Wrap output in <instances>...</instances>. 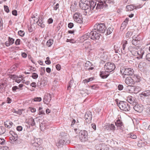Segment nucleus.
Masks as SVG:
<instances>
[{
	"instance_id": "nucleus-1",
	"label": "nucleus",
	"mask_w": 150,
	"mask_h": 150,
	"mask_svg": "<svg viewBox=\"0 0 150 150\" xmlns=\"http://www.w3.org/2000/svg\"><path fill=\"white\" fill-rule=\"evenodd\" d=\"M94 29L98 33H103L106 30L105 24L99 23L96 24L93 27Z\"/></svg>"
},
{
	"instance_id": "nucleus-2",
	"label": "nucleus",
	"mask_w": 150,
	"mask_h": 150,
	"mask_svg": "<svg viewBox=\"0 0 150 150\" xmlns=\"http://www.w3.org/2000/svg\"><path fill=\"white\" fill-rule=\"evenodd\" d=\"M119 107L121 110L125 111H129L130 109V107L129 103L126 102L120 101Z\"/></svg>"
},
{
	"instance_id": "nucleus-3",
	"label": "nucleus",
	"mask_w": 150,
	"mask_h": 150,
	"mask_svg": "<svg viewBox=\"0 0 150 150\" xmlns=\"http://www.w3.org/2000/svg\"><path fill=\"white\" fill-rule=\"evenodd\" d=\"M70 143V141L67 137L63 136L59 138L57 146L58 147H62L64 144H69Z\"/></svg>"
},
{
	"instance_id": "nucleus-4",
	"label": "nucleus",
	"mask_w": 150,
	"mask_h": 150,
	"mask_svg": "<svg viewBox=\"0 0 150 150\" xmlns=\"http://www.w3.org/2000/svg\"><path fill=\"white\" fill-rule=\"evenodd\" d=\"M79 136L80 140L82 142H84L88 140V133L86 130H81L79 132Z\"/></svg>"
},
{
	"instance_id": "nucleus-5",
	"label": "nucleus",
	"mask_w": 150,
	"mask_h": 150,
	"mask_svg": "<svg viewBox=\"0 0 150 150\" xmlns=\"http://www.w3.org/2000/svg\"><path fill=\"white\" fill-rule=\"evenodd\" d=\"M89 34L90 38L94 40H98L100 35V33L97 32L96 30L94 29V28L91 32L89 33Z\"/></svg>"
},
{
	"instance_id": "nucleus-6",
	"label": "nucleus",
	"mask_w": 150,
	"mask_h": 150,
	"mask_svg": "<svg viewBox=\"0 0 150 150\" xmlns=\"http://www.w3.org/2000/svg\"><path fill=\"white\" fill-rule=\"evenodd\" d=\"M115 68V66L112 63L110 62H107L104 65V68L105 70L107 72H111L113 71Z\"/></svg>"
},
{
	"instance_id": "nucleus-7",
	"label": "nucleus",
	"mask_w": 150,
	"mask_h": 150,
	"mask_svg": "<svg viewBox=\"0 0 150 150\" xmlns=\"http://www.w3.org/2000/svg\"><path fill=\"white\" fill-rule=\"evenodd\" d=\"M74 21L77 23H82L83 22V18L79 12H76L73 16Z\"/></svg>"
},
{
	"instance_id": "nucleus-8",
	"label": "nucleus",
	"mask_w": 150,
	"mask_h": 150,
	"mask_svg": "<svg viewBox=\"0 0 150 150\" xmlns=\"http://www.w3.org/2000/svg\"><path fill=\"white\" fill-rule=\"evenodd\" d=\"M40 141V139L39 138L35 140V142L33 144V146H35L36 147L35 150H44Z\"/></svg>"
},
{
	"instance_id": "nucleus-9",
	"label": "nucleus",
	"mask_w": 150,
	"mask_h": 150,
	"mask_svg": "<svg viewBox=\"0 0 150 150\" xmlns=\"http://www.w3.org/2000/svg\"><path fill=\"white\" fill-rule=\"evenodd\" d=\"M98 3L97 4L96 9H101L108 8V5L104 1H98Z\"/></svg>"
},
{
	"instance_id": "nucleus-10",
	"label": "nucleus",
	"mask_w": 150,
	"mask_h": 150,
	"mask_svg": "<svg viewBox=\"0 0 150 150\" xmlns=\"http://www.w3.org/2000/svg\"><path fill=\"white\" fill-rule=\"evenodd\" d=\"M139 49V46H130L128 48V50L134 56H136L137 52Z\"/></svg>"
},
{
	"instance_id": "nucleus-11",
	"label": "nucleus",
	"mask_w": 150,
	"mask_h": 150,
	"mask_svg": "<svg viewBox=\"0 0 150 150\" xmlns=\"http://www.w3.org/2000/svg\"><path fill=\"white\" fill-rule=\"evenodd\" d=\"M133 40L132 41V44L134 46H138V45L140 43L141 38L139 37V35L136 36H134L133 37Z\"/></svg>"
},
{
	"instance_id": "nucleus-12",
	"label": "nucleus",
	"mask_w": 150,
	"mask_h": 150,
	"mask_svg": "<svg viewBox=\"0 0 150 150\" xmlns=\"http://www.w3.org/2000/svg\"><path fill=\"white\" fill-rule=\"evenodd\" d=\"M134 70L130 68H126L124 69L123 74L124 75L131 76L134 73Z\"/></svg>"
},
{
	"instance_id": "nucleus-13",
	"label": "nucleus",
	"mask_w": 150,
	"mask_h": 150,
	"mask_svg": "<svg viewBox=\"0 0 150 150\" xmlns=\"http://www.w3.org/2000/svg\"><path fill=\"white\" fill-rule=\"evenodd\" d=\"M125 82L127 84L129 85V86L130 85H134V81L133 79L130 76L127 77L125 79Z\"/></svg>"
},
{
	"instance_id": "nucleus-14",
	"label": "nucleus",
	"mask_w": 150,
	"mask_h": 150,
	"mask_svg": "<svg viewBox=\"0 0 150 150\" xmlns=\"http://www.w3.org/2000/svg\"><path fill=\"white\" fill-rule=\"evenodd\" d=\"M141 7V5L137 6H134L132 5H127L126 6V11H131L133 10L134 9H137L138 8H139Z\"/></svg>"
},
{
	"instance_id": "nucleus-15",
	"label": "nucleus",
	"mask_w": 150,
	"mask_h": 150,
	"mask_svg": "<svg viewBox=\"0 0 150 150\" xmlns=\"http://www.w3.org/2000/svg\"><path fill=\"white\" fill-rule=\"evenodd\" d=\"M92 115L91 112H88L86 113L85 115V118L87 122H90L92 119Z\"/></svg>"
},
{
	"instance_id": "nucleus-16",
	"label": "nucleus",
	"mask_w": 150,
	"mask_h": 150,
	"mask_svg": "<svg viewBox=\"0 0 150 150\" xmlns=\"http://www.w3.org/2000/svg\"><path fill=\"white\" fill-rule=\"evenodd\" d=\"M130 86V91H131L134 93H137L139 92L140 90V88L139 87L136 86Z\"/></svg>"
},
{
	"instance_id": "nucleus-17",
	"label": "nucleus",
	"mask_w": 150,
	"mask_h": 150,
	"mask_svg": "<svg viewBox=\"0 0 150 150\" xmlns=\"http://www.w3.org/2000/svg\"><path fill=\"white\" fill-rule=\"evenodd\" d=\"M133 108L136 111L139 112H142L143 110V106L141 105H136Z\"/></svg>"
},
{
	"instance_id": "nucleus-18",
	"label": "nucleus",
	"mask_w": 150,
	"mask_h": 150,
	"mask_svg": "<svg viewBox=\"0 0 150 150\" xmlns=\"http://www.w3.org/2000/svg\"><path fill=\"white\" fill-rule=\"evenodd\" d=\"M122 47L121 49L122 53L123 54L126 53L125 49L128 44L127 41V40H123L122 42Z\"/></svg>"
},
{
	"instance_id": "nucleus-19",
	"label": "nucleus",
	"mask_w": 150,
	"mask_h": 150,
	"mask_svg": "<svg viewBox=\"0 0 150 150\" xmlns=\"http://www.w3.org/2000/svg\"><path fill=\"white\" fill-rule=\"evenodd\" d=\"M97 1L96 0H91L89 1V8L91 10H93L96 5Z\"/></svg>"
},
{
	"instance_id": "nucleus-20",
	"label": "nucleus",
	"mask_w": 150,
	"mask_h": 150,
	"mask_svg": "<svg viewBox=\"0 0 150 150\" xmlns=\"http://www.w3.org/2000/svg\"><path fill=\"white\" fill-rule=\"evenodd\" d=\"M109 73L106 71V70L105 71H101L100 72V75L102 78L105 79L107 78L109 75Z\"/></svg>"
},
{
	"instance_id": "nucleus-21",
	"label": "nucleus",
	"mask_w": 150,
	"mask_h": 150,
	"mask_svg": "<svg viewBox=\"0 0 150 150\" xmlns=\"http://www.w3.org/2000/svg\"><path fill=\"white\" fill-rule=\"evenodd\" d=\"M36 23H38V25L41 28H43L45 27V25L43 23V21L42 20V18H39V19H37L36 21Z\"/></svg>"
},
{
	"instance_id": "nucleus-22",
	"label": "nucleus",
	"mask_w": 150,
	"mask_h": 150,
	"mask_svg": "<svg viewBox=\"0 0 150 150\" xmlns=\"http://www.w3.org/2000/svg\"><path fill=\"white\" fill-rule=\"evenodd\" d=\"M144 51L141 48L139 47V50H138L136 54V56H137V58H142V56L144 54Z\"/></svg>"
},
{
	"instance_id": "nucleus-23",
	"label": "nucleus",
	"mask_w": 150,
	"mask_h": 150,
	"mask_svg": "<svg viewBox=\"0 0 150 150\" xmlns=\"http://www.w3.org/2000/svg\"><path fill=\"white\" fill-rule=\"evenodd\" d=\"M127 100L129 103L133 105H135L136 104V102L135 101L134 98L131 96H128Z\"/></svg>"
},
{
	"instance_id": "nucleus-24",
	"label": "nucleus",
	"mask_w": 150,
	"mask_h": 150,
	"mask_svg": "<svg viewBox=\"0 0 150 150\" xmlns=\"http://www.w3.org/2000/svg\"><path fill=\"white\" fill-rule=\"evenodd\" d=\"M105 128L107 130H115V127L113 124H108L105 126Z\"/></svg>"
},
{
	"instance_id": "nucleus-25",
	"label": "nucleus",
	"mask_w": 150,
	"mask_h": 150,
	"mask_svg": "<svg viewBox=\"0 0 150 150\" xmlns=\"http://www.w3.org/2000/svg\"><path fill=\"white\" fill-rule=\"evenodd\" d=\"M89 4L86 3V4H79L80 8L82 10H86L89 8Z\"/></svg>"
},
{
	"instance_id": "nucleus-26",
	"label": "nucleus",
	"mask_w": 150,
	"mask_h": 150,
	"mask_svg": "<svg viewBox=\"0 0 150 150\" xmlns=\"http://www.w3.org/2000/svg\"><path fill=\"white\" fill-rule=\"evenodd\" d=\"M50 98V95L49 96L48 95H45L43 98V102L45 104H48L50 100V99H49V98Z\"/></svg>"
},
{
	"instance_id": "nucleus-27",
	"label": "nucleus",
	"mask_w": 150,
	"mask_h": 150,
	"mask_svg": "<svg viewBox=\"0 0 150 150\" xmlns=\"http://www.w3.org/2000/svg\"><path fill=\"white\" fill-rule=\"evenodd\" d=\"M133 78L134 83L135 82H139L142 79L139 75L137 74L134 75Z\"/></svg>"
},
{
	"instance_id": "nucleus-28",
	"label": "nucleus",
	"mask_w": 150,
	"mask_h": 150,
	"mask_svg": "<svg viewBox=\"0 0 150 150\" xmlns=\"http://www.w3.org/2000/svg\"><path fill=\"white\" fill-rule=\"evenodd\" d=\"M147 144V142H143L142 140L139 141L137 144V146L139 147L145 146Z\"/></svg>"
},
{
	"instance_id": "nucleus-29",
	"label": "nucleus",
	"mask_w": 150,
	"mask_h": 150,
	"mask_svg": "<svg viewBox=\"0 0 150 150\" xmlns=\"http://www.w3.org/2000/svg\"><path fill=\"white\" fill-rule=\"evenodd\" d=\"M141 95L145 97H147L150 96V90H148L144 91L142 93Z\"/></svg>"
},
{
	"instance_id": "nucleus-30",
	"label": "nucleus",
	"mask_w": 150,
	"mask_h": 150,
	"mask_svg": "<svg viewBox=\"0 0 150 150\" xmlns=\"http://www.w3.org/2000/svg\"><path fill=\"white\" fill-rule=\"evenodd\" d=\"M113 27L112 26H111L109 27L108 28L107 30L106 33L105 35H109L113 31Z\"/></svg>"
},
{
	"instance_id": "nucleus-31",
	"label": "nucleus",
	"mask_w": 150,
	"mask_h": 150,
	"mask_svg": "<svg viewBox=\"0 0 150 150\" xmlns=\"http://www.w3.org/2000/svg\"><path fill=\"white\" fill-rule=\"evenodd\" d=\"M92 65V64L89 61H87L85 64V69L86 70H88L90 67H91Z\"/></svg>"
},
{
	"instance_id": "nucleus-32",
	"label": "nucleus",
	"mask_w": 150,
	"mask_h": 150,
	"mask_svg": "<svg viewBox=\"0 0 150 150\" xmlns=\"http://www.w3.org/2000/svg\"><path fill=\"white\" fill-rule=\"evenodd\" d=\"M22 139H20L19 137L16 138L14 141H13V144L16 145L20 144L22 142Z\"/></svg>"
},
{
	"instance_id": "nucleus-33",
	"label": "nucleus",
	"mask_w": 150,
	"mask_h": 150,
	"mask_svg": "<svg viewBox=\"0 0 150 150\" xmlns=\"http://www.w3.org/2000/svg\"><path fill=\"white\" fill-rule=\"evenodd\" d=\"M115 125L118 127H121L123 125V123L119 119L117 120L115 122Z\"/></svg>"
},
{
	"instance_id": "nucleus-34",
	"label": "nucleus",
	"mask_w": 150,
	"mask_h": 150,
	"mask_svg": "<svg viewBox=\"0 0 150 150\" xmlns=\"http://www.w3.org/2000/svg\"><path fill=\"white\" fill-rule=\"evenodd\" d=\"M13 125V123L11 122L6 121L4 122V125L6 127L9 128H11Z\"/></svg>"
},
{
	"instance_id": "nucleus-35",
	"label": "nucleus",
	"mask_w": 150,
	"mask_h": 150,
	"mask_svg": "<svg viewBox=\"0 0 150 150\" xmlns=\"http://www.w3.org/2000/svg\"><path fill=\"white\" fill-rule=\"evenodd\" d=\"M120 48V46L119 44H116L114 45V49L115 53H118V51H119Z\"/></svg>"
},
{
	"instance_id": "nucleus-36",
	"label": "nucleus",
	"mask_w": 150,
	"mask_h": 150,
	"mask_svg": "<svg viewBox=\"0 0 150 150\" xmlns=\"http://www.w3.org/2000/svg\"><path fill=\"white\" fill-rule=\"evenodd\" d=\"M89 38H90L89 33H86L81 37V39H83L84 40H86Z\"/></svg>"
},
{
	"instance_id": "nucleus-37",
	"label": "nucleus",
	"mask_w": 150,
	"mask_h": 150,
	"mask_svg": "<svg viewBox=\"0 0 150 150\" xmlns=\"http://www.w3.org/2000/svg\"><path fill=\"white\" fill-rule=\"evenodd\" d=\"M128 137H130L132 139H135L137 138V135L133 133L128 134L127 135Z\"/></svg>"
},
{
	"instance_id": "nucleus-38",
	"label": "nucleus",
	"mask_w": 150,
	"mask_h": 150,
	"mask_svg": "<svg viewBox=\"0 0 150 150\" xmlns=\"http://www.w3.org/2000/svg\"><path fill=\"white\" fill-rule=\"evenodd\" d=\"M101 58L102 59V60L103 61L105 62V60L107 59L108 57L107 55L106 54V53H103L102 55Z\"/></svg>"
},
{
	"instance_id": "nucleus-39",
	"label": "nucleus",
	"mask_w": 150,
	"mask_h": 150,
	"mask_svg": "<svg viewBox=\"0 0 150 150\" xmlns=\"http://www.w3.org/2000/svg\"><path fill=\"white\" fill-rule=\"evenodd\" d=\"M53 39H50L47 41L46 45L48 47H50L53 44Z\"/></svg>"
},
{
	"instance_id": "nucleus-40",
	"label": "nucleus",
	"mask_w": 150,
	"mask_h": 150,
	"mask_svg": "<svg viewBox=\"0 0 150 150\" xmlns=\"http://www.w3.org/2000/svg\"><path fill=\"white\" fill-rule=\"evenodd\" d=\"M46 84V83L44 82L43 81H39L37 83V86L39 87V86H41V87H42V86H44Z\"/></svg>"
},
{
	"instance_id": "nucleus-41",
	"label": "nucleus",
	"mask_w": 150,
	"mask_h": 150,
	"mask_svg": "<svg viewBox=\"0 0 150 150\" xmlns=\"http://www.w3.org/2000/svg\"><path fill=\"white\" fill-rule=\"evenodd\" d=\"M29 123L32 126H33L35 125V123L34 120L32 118H30L29 120Z\"/></svg>"
},
{
	"instance_id": "nucleus-42",
	"label": "nucleus",
	"mask_w": 150,
	"mask_h": 150,
	"mask_svg": "<svg viewBox=\"0 0 150 150\" xmlns=\"http://www.w3.org/2000/svg\"><path fill=\"white\" fill-rule=\"evenodd\" d=\"M5 132V128L3 126H0V135L4 134Z\"/></svg>"
},
{
	"instance_id": "nucleus-43",
	"label": "nucleus",
	"mask_w": 150,
	"mask_h": 150,
	"mask_svg": "<svg viewBox=\"0 0 150 150\" xmlns=\"http://www.w3.org/2000/svg\"><path fill=\"white\" fill-rule=\"evenodd\" d=\"M5 85V83H0V89L2 91H4L5 89V87L4 86Z\"/></svg>"
},
{
	"instance_id": "nucleus-44",
	"label": "nucleus",
	"mask_w": 150,
	"mask_h": 150,
	"mask_svg": "<svg viewBox=\"0 0 150 150\" xmlns=\"http://www.w3.org/2000/svg\"><path fill=\"white\" fill-rule=\"evenodd\" d=\"M86 3L89 4V1H88V0H80L79 4H86Z\"/></svg>"
},
{
	"instance_id": "nucleus-45",
	"label": "nucleus",
	"mask_w": 150,
	"mask_h": 150,
	"mask_svg": "<svg viewBox=\"0 0 150 150\" xmlns=\"http://www.w3.org/2000/svg\"><path fill=\"white\" fill-rule=\"evenodd\" d=\"M74 83L73 80H71L69 83L68 86L67 88V90H69L72 87V85Z\"/></svg>"
},
{
	"instance_id": "nucleus-46",
	"label": "nucleus",
	"mask_w": 150,
	"mask_h": 150,
	"mask_svg": "<svg viewBox=\"0 0 150 150\" xmlns=\"http://www.w3.org/2000/svg\"><path fill=\"white\" fill-rule=\"evenodd\" d=\"M8 41H9V43H10V44L12 45L14 42V39L9 37L8 38Z\"/></svg>"
},
{
	"instance_id": "nucleus-47",
	"label": "nucleus",
	"mask_w": 150,
	"mask_h": 150,
	"mask_svg": "<svg viewBox=\"0 0 150 150\" xmlns=\"http://www.w3.org/2000/svg\"><path fill=\"white\" fill-rule=\"evenodd\" d=\"M104 1L107 4V3L109 4H110L112 5L115 3L114 1L113 0H105Z\"/></svg>"
},
{
	"instance_id": "nucleus-48",
	"label": "nucleus",
	"mask_w": 150,
	"mask_h": 150,
	"mask_svg": "<svg viewBox=\"0 0 150 150\" xmlns=\"http://www.w3.org/2000/svg\"><path fill=\"white\" fill-rule=\"evenodd\" d=\"M133 33L131 31H128L126 34L125 37L126 38H129L132 35Z\"/></svg>"
},
{
	"instance_id": "nucleus-49",
	"label": "nucleus",
	"mask_w": 150,
	"mask_h": 150,
	"mask_svg": "<svg viewBox=\"0 0 150 150\" xmlns=\"http://www.w3.org/2000/svg\"><path fill=\"white\" fill-rule=\"evenodd\" d=\"M31 76L32 77L33 79H36L38 78V75L36 73H32V75Z\"/></svg>"
},
{
	"instance_id": "nucleus-50",
	"label": "nucleus",
	"mask_w": 150,
	"mask_h": 150,
	"mask_svg": "<svg viewBox=\"0 0 150 150\" xmlns=\"http://www.w3.org/2000/svg\"><path fill=\"white\" fill-rule=\"evenodd\" d=\"M25 33L24 31L21 30L19 31L18 32V34L21 37L24 36Z\"/></svg>"
},
{
	"instance_id": "nucleus-51",
	"label": "nucleus",
	"mask_w": 150,
	"mask_h": 150,
	"mask_svg": "<svg viewBox=\"0 0 150 150\" xmlns=\"http://www.w3.org/2000/svg\"><path fill=\"white\" fill-rule=\"evenodd\" d=\"M16 68V66H13L11 67L10 69L8 70V71H11L9 72H12L14 70H15Z\"/></svg>"
},
{
	"instance_id": "nucleus-52",
	"label": "nucleus",
	"mask_w": 150,
	"mask_h": 150,
	"mask_svg": "<svg viewBox=\"0 0 150 150\" xmlns=\"http://www.w3.org/2000/svg\"><path fill=\"white\" fill-rule=\"evenodd\" d=\"M22 110H21L19 109L18 111L14 110L13 111V112L20 115L22 114Z\"/></svg>"
},
{
	"instance_id": "nucleus-53",
	"label": "nucleus",
	"mask_w": 150,
	"mask_h": 150,
	"mask_svg": "<svg viewBox=\"0 0 150 150\" xmlns=\"http://www.w3.org/2000/svg\"><path fill=\"white\" fill-rule=\"evenodd\" d=\"M46 60L45 61V63L47 64H51V61L50 60V58L47 57L46 58Z\"/></svg>"
},
{
	"instance_id": "nucleus-54",
	"label": "nucleus",
	"mask_w": 150,
	"mask_h": 150,
	"mask_svg": "<svg viewBox=\"0 0 150 150\" xmlns=\"http://www.w3.org/2000/svg\"><path fill=\"white\" fill-rule=\"evenodd\" d=\"M33 100L35 102H40L42 100V98L41 97H36L34 98Z\"/></svg>"
},
{
	"instance_id": "nucleus-55",
	"label": "nucleus",
	"mask_w": 150,
	"mask_h": 150,
	"mask_svg": "<svg viewBox=\"0 0 150 150\" xmlns=\"http://www.w3.org/2000/svg\"><path fill=\"white\" fill-rule=\"evenodd\" d=\"M6 142L5 140L2 138H0V144L2 145H4L5 144Z\"/></svg>"
},
{
	"instance_id": "nucleus-56",
	"label": "nucleus",
	"mask_w": 150,
	"mask_h": 150,
	"mask_svg": "<svg viewBox=\"0 0 150 150\" xmlns=\"http://www.w3.org/2000/svg\"><path fill=\"white\" fill-rule=\"evenodd\" d=\"M129 20V18H127L122 23L124 25H125L126 26L127 25Z\"/></svg>"
},
{
	"instance_id": "nucleus-57",
	"label": "nucleus",
	"mask_w": 150,
	"mask_h": 150,
	"mask_svg": "<svg viewBox=\"0 0 150 150\" xmlns=\"http://www.w3.org/2000/svg\"><path fill=\"white\" fill-rule=\"evenodd\" d=\"M20 42L21 40L19 39H17L16 40L15 44L16 45H19L20 44Z\"/></svg>"
},
{
	"instance_id": "nucleus-58",
	"label": "nucleus",
	"mask_w": 150,
	"mask_h": 150,
	"mask_svg": "<svg viewBox=\"0 0 150 150\" xmlns=\"http://www.w3.org/2000/svg\"><path fill=\"white\" fill-rule=\"evenodd\" d=\"M146 59L150 62V53L147 54L146 56Z\"/></svg>"
},
{
	"instance_id": "nucleus-59",
	"label": "nucleus",
	"mask_w": 150,
	"mask_h": 150,
	"mask_svg": "<svg viewBox=\"0 0 150 150\" xmlns=\"http://www.w3.org/2000/svg\"><path fill=\"white\" fill-rule=\"evenodd\" d=\"M16 138L14 137L13 136H12L10 137L9 138V139L11 141L10 142L11 144H13V141H15V140Z\"/></svg>"
},
{
	"instance_id": "nucleus-60",
	"label": "nucleus",
	"mask_w": 150,
	"mask_h": 150,
	"mask_svg": "<svg viewBox=\"0 0 150 150\" xmlns=\"http://www.w3.org/2000/svg\"><path fill=\"white\" fill-rule=\"evenodd\" d=\"M4 9L5 11L7 13H8L9 12V8L7 6H4Z\"/></svg>"
},
{
	"instance_id": "nucleus-61",
	"label": "nucleus",
	"mask_w": 150,
	"mask_h": 150,
	"mask_svg": "<svg viewBox=\"0 0 150 150\" xmlns=\"http://www.w3.org/2000/svg\"><path fill=\"white\" fill-rule=\"evenodd\" d=\"M1 150H9L8 147L6 146L2 147L1 148Z\"/></svg>"
},
{
	"instance_id": "nucleus-62",
	"label": "nucleus",
	"mask_w": 150,
	"mask_h": 150,
	"mask_svg": "<svg viewBox=\"0 0 150 150\" xmlns=\"http://www.w3.org/2000/svg\"><path fill=\"white\" fill-rule=\"evenodd\" d=\"M19 88L17 86H15L12 88V90L13 92H15L17 89H18Z\"/></svg>"
},
{
	"instance_id": "nucleus-63",
	"label": "nucleus",
	"mask_w": 150,
	"mask_h": 150,
	"mask_svg": "<svg viewBox=\"0 0 150 150\" xmlns=\"http://www.w3.org/2000/svg\"><path fill=\"white\" fill-rule=\"evenodd\" d=\"M74 26V24L72 23H68V26L70 28H72Z\"/></svg>"
},
{
	"instance_id": "nucleus-64",
	"label": "nucleus",
	"mask_w": 150,
	"mask_h": 150,
	"mask_svg": "<svg viewBox=\"0 0 150 150\" xmlns=\"http://www.w3.org/2000/svg\"><path fill=\"white\" fill-rule=\"evenodd\" d=\"M12 13L13 15L15 16H16L17 15V11L16 10H13L12 12Z\"/></svg>"
}]
</instances>
